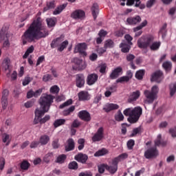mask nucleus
<instances>
[{
	"label": "nucleus",
	"instance_id": "32",
	"mask_svg": "<svg viewBox=\"0 0 176 176\" xmlns=\"http://www.w3.org/2000/svg\"><path fill=\"white\" fill-rule=\"evenodd\" d=\"M67 3H64L58 6L53 12V14H54L55 16H57V14H60V13H61V12H63V10H64V9L67 8Z\"/></svg>",
	"mask_w": 176,
	"mask_h": 176
},
{
	"label": "nucleus",
	"instance_id": "10",
	"mask_svg": "<svg viewBox=\"0 0 176 176\" xmlns=\"http://www.w3.org/2000/svg\"><path fill=\"white\" fill-rule=\"evenodd\" d=\"M104 138V127H100L97 132L91 138L94 142H100Z\"/></svg>",
	"mask_w": 176,
	"mask_h": 176
},
{
	"label": "nucleus",
	"instance_id": "60",
	"mask_svg": "<svg viewBox=\"0 0 176 176\" xmlns=\"http://www.w3.org/2000/svg\"><path fill=\"white\" fill-rule=\"evenodd\" d=\"M158 140L155 142V145H162V146H164L165 145H167V142H162L160 141V139L162 138V135H157Z\"/></svg>",
	"mask_w": 176,
	"mask_h": 176
},
{
	"label": "nucleus",
	"instance_id": "42",
	"mask_svg": "<svg viewBox=\"0 0 176 176\" xmlns=\"http://www.w3.org/2000/svg\"><path fill=\"white\" fill-rule=\"evenodd\" d=\"M162 67L166 72L171 71L173 63H171L170 61L167 60L162 64Z\"/></svg>",
	"mask_w": 176,
	"mask_h": 176
},
{
	"label": "nucleus",
	"instance_id": "24",
	"mask_svg": "<svg viewBox=\"0 0 176 176\" xmlns=\"http://www.w3.org/2000/svg\"><path fill=\"white\" fill-rule=\"evenodd\" d=\"M141 96V92L138 90L133 91L131 94L128 101L129 102H133L134 101H137L140 96Z\"/></svg>",
	"mask_w": 176,
	"mask_h": 176
},
{
	"label": "nucleus",
	"instance_id": "20",
	"mask_svg": "<svg viewBox=\"0 0 176 176\" xmlns=\"http://www.w3.org/2000/svg\"><path fill=\"white\" fill-rule=\"evenodd\" d=\"M79 101H89L90 100V94L86 91H81L78 94Z\"/></svg>",
	"mask_w": 176,
	"mask_h": 176
},
{
	"label": "nucleus",
	"instance_id": "58",
	"mask_svg": "<svg viewBox=\"0 0 176 176\" xmlns=\"http://www.w3.org/2000/svg\"><path fill=\"white\" fill-rule=\"evenodd\" d=\"M72 99H69L66 102H65L63 104H60L59 108L60 109H63V108H65V107H68V105H72Z\"/></svg>",
	"mask_w": 176,
	"mask_h": 176
},
{
	"label": "nucleus",
	"instance_id": "46",
	"mask_svg": "<svg viewBox=\"0 0 176 176\" xmlns=\"http://www.w3.org/2000/svg\"><path fill=\"white\" fill-rule=\"evenodd\" d=\"M30 166H31V164L27 160H23L21 163V170H28V168H30Z\"/></svg>",
	"mask_w": 176,
	"mask_h": 176
},
{
	"label": "nucleus",
	"instance_id": "31",
	"mask_svg": "<svg viewBox=\"0 0 176 176\" xmlns=\"http://www.w3.org/2000/svg\"><path fill=\"white\" fill-rule=\"evenodd\" d=\"M56 8V1L53 0L52 1L47 2L46 7L43 8L44 12H47L50 9H54Z\"/></svg>",
	"mask_w": 176,
	"mask_h": 176
},
{
	"label": "nucleus",
	"instance_id": "7",
	"mask_svg": "<svg viewBox=\"0 0 176 176\" xmlns=\"http://www.w3.org/2000/svg\"><path fill=\"white\" fill-rule=\"evenodd\" d=\"M10 34L3 31V29H1L0 32V43L3 42V47H10V43L9 42Z\"/></svg>",
	"mask_w": 176,
	"mask_h": 176
},
{
	"label": "nucleus",
	"instance_id": "41",
	"mask_svg": "<svg viewBox=\"0 0 176 176\" xmlns=\"http://www.w3.org/2000/svg\"><path fill=\"white\" fill-rule=\"evenodd\" d=\"M65 119H58L56 120L54 122V126L55 129H57V127H60V126H63V124H65Z\"/></svg>",
	"mask_w": 176,
	"mask_h": 176
},
{
	"label": "nucleus",
	"instance_id": "11",
	"mask_svg": "<svg viewBox=\"0 0 176 176\" xmlns=\"http://www.w3.org/2000/svg\"><path fill=\"white\" fill-rule=\"evenodd\" d=\"M86 16V13L82 10H76L71 14L72 19L80 20Z\"/></svg>",
	"mask_w": 176,
	"mask_h": 176
},
{
	"label": "nucleus",
	"instance_id": "5",
	"mask_svg": "<svg viewBox=\"0 0 176 176\" xmlns=\"http://www.w3.org/2000/svg\"><path fill=\"white\" fill-rule=\"evenodd\" d=\"M54 98L56 97L52 95L43 94L39 100V104L42 108L41 111H49L52 102L54 101Z\"/></svg>",
	"mask_w": 176,
	"mask_h": 176
},
{
	"label": "nucleus",
	"instance_id": "55",
	"mask_svg": "<svg viewBox=\"0 0 176 176\" xmlns=\"http://www.w3.org/2000/svg\"><path fill=\"white\" fill-rule=\"evenodd\" d=\"M127 148L129 151H131V149H133V148H134V145H135V142L134 141V140H129L127 143Z\"/></svg>",
	"mask_w": 176,
	"mask_h": 176
},
{
	"label": "nucleus",
	"instance_id": "63",
	"mask_svg": "<svg viewBox=\"0 0 176 176\" xmlns=\"http://www.w3.org/2000/svg\"><path fill=\"white\" fill-rule=\"evenodd\" d=\"M53 79V76L50 74H45L43 77V82H49V80H52Z\"/></svg>",
	"mask_w": 176,
	"mask_h": 176
},
{
	"label": "nucleus",
	"instance_id": "50",
	"mask_svg": "<svg viewBox=\"0 0 176 176\" xmlns=\"http://www.w3.org/2000/svg\"><path fill=\"white\" fill-rule=\"evenodd\" d=\"M141 0H126V6H133L135 3V6H138V2Z\"/></svg>",
	"mask_w": 176,
	"mask_h": 176
},
{
	"label": "nucleus",
	"instance_id": "15",
	"mask_svg": "<svg viewBox=\"0 0 176 176\" xmlns=\"http://www.w3.org/2000/svg\"><path fill=\"white\" fill-rule=\"evenodd\" d=\"M146 24H148V21L145 20L139 26L133 28V31L135 32V36L138 37L142 35V32L141 30H142L144 27H146Z\"/></svg>",
	"mask_w": 176,
	"mask_h": 176
},
{
	"label": "nucleus",
	"instance_id": "62",
	"mask_svg": "<svg viewBox=\"0 0 176 176\" xmlns=\"http://www.w3.org/2000/svg\"><path fill=\"white\" fill-rule=\"evenodd\" d=\"M39 141H33L30 143V148H31V149H34L35 148H38V146L39 145Z\"/></svg>",
	"mask_w": 176,
	"mask_h": 176
},
{
	"label": "nucleus",
	"instance_id": "13",
	"mask_svg": "<svg viewBox=\"0 0 176 176\" xmlns=\"http://www.w3.org/2000/svg\"><path fill=\"white\" fill-rule=\"evenodd\" d=\"M9 96V90L4 89L2 92L1 97V105L3 109H6L8 107V97Z\"/></svg>",
	"mask_w": 176,
	"mask_h": 176
},
{
	"label": "nucleus",
	"instance_id": "40",
	"mask_svg": "<svg viewBox=\"0 0 176 176\" xmlns=\"http://www.w3.org/2000/svg\"><path fill=\"white\" fill-rule=\"evenodd\" d=\"M115 119L116 122H123L124 120V116L120 110H118L117 113L115 115Z\"/></svg>",
	"mask_w": 176,
	"mask_h": 176
},
{
	"label": "nucleus",
	"instance_id": "19",
	"mask_svg": "<svg viewBox=\"0 0 176 176\" xmlns=\"http://www.w3.org/2000/svg\"><path fill=\"white\" fill-rule=\"evenodd\" d=\"M74 159L79 163L85 164L87 162V159H89V157L86 154L80 153L78 155H75Z\"/></svg>",
	"mask_w": 176,
	"mask_h": 176
},
{
	"label": "nucleus",
	"instance_id": "64",
	"mask_svg": "<svg viewBox=\"0 0 176 176\" xmlns=\"http://www.w3.org/2000/svg\"><path fill=\"white\" fill-rule=\"evenodd\" d=\"M52 147L54 148V149H58V148L60 147V144H58V139H55L52 142Z\"/></svg>",
	"mask_w": 176,
	"mask_h": 176
},
{
	"label": "nucleus",
	"instance_id": "22",
	"mask_svg": "<svg viewBox=\"0 0 176 176\" xmlns=\"http://www.w3.org/2000/svg\"><path fill=\"white\" fill-rule=\"evenodd\" d=\"M116 109H119V105L113 103H107L103 107V111L108 112H111V111H115Z\"/></svg>",
	"mask_w": 176,
	"mask_h": 176
},
{
	"label": "nucleus",
	"instance_id": "43",
	"mask_svg": "<svg viewBox=\"0 0 176 176\" xmlns=\"http://www.w3.org/2000/svg\"><path fill=\"white\" fill-rule=\"evenodd\" d=\"M34 50H35L34 45H31L25 52L24 55L23 56V58H27V57H28L31 53H34Z\"/></svg>",
	"mask_w": 176,
	"mask_h": 176
},
{
	"label": "nucleus",
	"instance_id": "1",
	"mask_svg": "<svg viewBox=\"0 0 176 176\" xmlns=\"http://www.w3.org/2000/svg\"><path fill=\"white\" fill-rule=\"evenodd\" d=\"M49 35V32L46 30V27L42 25L41 17H38L34 20L28 30L22 36L23 45H27V42H34L36 39H42L46 38Z\"/></svg>",
	"mask_w": 176,
	"mask_h": 176
},
{
	"label": "nucleus",
	"instance_id": "21",
	"mask_svg": "<svg viewBox=\"0 0 176 176\" xmlns=\"http://www.w3.org/2000/svg\"><path fill=\"white\" fill-rule=\"evenodd\" d=\"M126 23L130 24L131 25H135V24H138V23H141V16L137 15L135 16H131L127 18Z\"/></svg>",
	"mask_w": 176,
	"mask_h": 176
},
{
	"label": "nucleus",
	"instance_id": "51",
	"mask_svg": "<svg viewBox=\"0 0 176 176\" xmlns=\"http://www.w3.org/2000/svg\"><path fill=\"white\" fill-rule=\"evenodd\" d=\"M65 159H67V155L62 154L57 157L56 162L62 164L65 162Z\"/></svg>",
	"mask_w": 176,
	"mask_h": 176
},
{
	"label": "nucleus",
	"instance_id": "9",
	"mask_svg": "<svg viewBox=\"0 0 176 176\" xmlns=\"http://www.w3.org/2000/svg\"><path fill=\"white\" fill-rule=\"evenodd\" d=\"M74 61L75 65L73 66V69H75V71H82L86 68V63L83 60L74 58Z\"/></svg>",
	"mask_w": 176,
	"mask_h": 176
},
{
	"label": "nucleus",
	"instance_id": "56",
	"mask_svg": "<svg viewBox=\"0 0 176 176\" xmlns=\"http://www.w3.org/2000/svg\"><path fill=\"white\" fill-rule=\"evenodd\" d=\"M129 78H127L126 76H122L116 80V83H123V82H129Z\"/></svg>",
	"mask_w": 176,
	"mask_h": 176
},
{
	"label": "nucleus",
	"instance_id": "28",
	"mask_svg": "<svg viewBox=\"0 0 176 176\" xmlns=\"http://www.w3.org/2000/svg\"><path fill=\"white\" fill-rule=\"evenodd\" d=\"M92 12V16L94 19L96 20L97 19V16H98V4L97 3H94L91 8Z\"/></svg>",
	"mask_w": 176,
	"mask_h": 176
},
{
	"label": "nucleus",
	"instance_id": "53",
	"mask_svg": "<svg viewBox=\"0 0 176 176\" xmlns=\"http://www.w3.org/2000/svg\"><path fill=\"white\" fill-rule=\"evenodd\" d=\"M137 134H141V126L133 129L131 137H135Z\"/></svg>",
	"mask_w": 176,
	"mask_h": 176
},
{
	"label": "nucleus",
	"instance_id": "25",
	"mask_svg": "<svg viewBox=\"0 0 176 176\" xmlns=\"http://www.w3.org/2000/svg\"><path fill=\"white\" fill-rule=\"evenodd\" d=\"M163 79H164V76L163 75V72H162L160 70H157L155 72V82H156L157 83H160V82H162V80H163Z\"/></svg>",
	"mask_w": 176,
	"mask_h": 176
},
{
	"label": "nucleus",
	"instance_id": "35",
	"mask_svg": "<svg viewBox=\"0 0 176 176\" xmlns=\"http://www.w3.org/2000/svg\"><path fill=\"white\" fill-rule=\"evenodd\" d=\"M144 75H145V70L140 69L136 72L135 78L138 80H142V79H144Z\"/></svg>",
	"mask_w": 176,
	"mask_h": 176
},
{
	"label": "nucleus",
	"instance_id": "39",
	"mask_svg": "<svg viewBox=\"0 0 176 176\" xmlns=\"http://www.w3.org/2000/svg\"><path fill=\"white\" fill-rule=\"evenodd\" d=\"M46 22L49 28H52V27H54L56 25L57 20L53 18H48L46 19Z\"/></svg>",
	"mask_w": 176,
	"mask_h": 176
},
{
	"label": "nucleus",
	"instance_id": "2",
	"mask_svg": "<svg viewBox=\"0 0 176 176\" xmlns=\"http://www.w3.org/2000/svg\"><path fill=\"white\" fill-rule=\"evenodd\" d=\"M123 113L125 116H129L127 120L129 123H137L141 115H142V108L140 107H137L134 109L128 108L124 110Z\"/></svg>",
	"mask_w": 176,
	"mask_h": 176
},
{
	"label": "nucleus",
	"instance_id": "47",
	"mask_svg": "<svg viewBox=\"0 0 176 176\" xmlns=\"http://www.w3.org/2000/svg\"><path fill=\"white\" fill-rule=\"evenodd\" d=\"M10 67V60H9L8 58H5L3 60V68L5 69V71H8Z\"/></svg>",
	"mask_w": 176,
	"mask_h": 176
},
{
	"label": "nucleus",
	"instance_id": "33",
	"mask_svg": "<svg viewBox=\"0 0 176 176\" xmlns=\"http://www.w3.org/2000/svg\"><path fill=\"white\" fill-rule=\"evenodd\" d=\"M160 35H162V39H164L167 35V23H164L160 30Z\"/></svg>",
	"mask_w": 176,
	"mask_h": 176
},
{
	"label": "nucleus",
	"instance_id": "44",
	"mask_svg": "<svg viewBox=\"0 0 176 176\" xmlns=\"http://www.w3.org/2000/svg\"><path fill=\"white\" fill-rule=\"evenodd\" d=\"M68 41L65 40V41L60 43L59 45V47H58V52H63L64 49H66L67 47L68 46Z\"/></svg>",
	"mask_w": 176,
	"mask_h": 176
},
{
	"label": "nucleus",
	"instance_id": "3",
	"mask_svg": "<svg viewBox=\"0 0 176 176\" xmlns=\"http://www.w3.org/2000/svg\"><path fill=\"white\" fill-rule=\"evenodd\" d=\"M155 38L153 36H148L146 37L142 36L138 40V46L140 49H148L155 50Z\"/></svg>",
	"mask_w": 176,
	"mask_h": 176
},
{
	"label": "nucleus",
	"instance_id": "18",
	"mask_svg": "<svg viewBox=\"0 0 176 176\" xmlns=\"http://www.w3.org/2000/svg\"><path fill=\"white\" fill-rule=\"evenodd\" d=\"M111 164L112 166L107 165V170L111 174H115V173L118 171V164H119V163L113 159L111 161Z\"/></svg>",
	"mask_w": 176,
	"mask_h": 176
},
{
	"label": "nucleus",
	"instance_id": "34",
	"mask_svg": "<svg viewBox=\"0 0 176 176\" xmlns=\"http://www.w3.org/2000/svg\"><path fill=\"white\" fill-rule=\"evenodd\" d=\"M128 157L129 154H127V153H124L118 155V157L113 158V160H116L117 163H120V162H122V160H124V159H127Z\"/></svg>",
	"mask_w": 176,
	"mask_h": 176
},
{
	"label": "nucleus",
	"instance_id": "16",
	"mask_svg": "<svg viewBox=\"0 0 176 176\" xmlns=\"http://www.w3.org/2000/svg\"><path fill=\"white\" fill-rule=\"evenodd\" d=\"M85 76L83 74H77L76 78V85L77 87L81 89L85 87Z\"/></svg>",
	"mask_w": 176,
	"mask_h": 176
},
{
	"label": "nucleus",
	"instance_id": "26",
	"mask_svg": "<svg viewBox=\"0 0 176 176\" xmlns=\"http://www.w3.org/2000/svg\"><path fill=\"white\" fill-rule=\"evenodd\" d=\"M155 156V147L150 148L144 152L146 159H152Z\"/></svg>",
	"mask_w": 176,
	"mask_h": 176
},
{
	"label": "nucleus",
	"instance_id": "14",
	"mask_svg": "<svg viewBox=\"0 0 176 176\" xmlns=\"http://www.w3.org/2000/svg\"><path fill=\"white\" fill-rule=\"evenodd\" d=\"M122 74H123V69H122L121 67H118L112 71L111 74L109 75V78L110 79H118Z\"/></svg>",
	"mask_w": 176,
	"mask_h": 176
},
{
	"label": "nucleus",
	"instance_id": "38",
	"mask_svg": "<svg viewBox=\"0 0 176 176\" xmlns=\"http://www.w3.org/2000/svg\"><path fill=\"white\" fill-rule=\"evenodd\" d=\"M120 47H121V52H122V53H129L131 47L124 43H122L120 45Z\"/></svg>",
	"mask_w": 176,
	"mask_h": 176
},
{
	"label": "nucleus",
	"instance_id": "45",
	"mask_svg": "<svg viewBox=\"0 0 176 176\" xmlns=\"http://www.w3.org/2000/svg\"><path fill=\"white\" fill-rule=\"evenodd\" d=\"M170 89V97H173L174 94L176 93V82L171 83L169 85Z\"/></svg>",
	"mask_w": 176,
	"mask_h": 176
},
{
	"label": "nucleus",
	"instance_id": "4",
	"mask_svg": "<svg viewBox=\"0 0 176 176\" xmlns=\"http://www.w3.org/2000/svg\"><path fill=\"white\" fill-rule=\"evenodd\" d=\"M47 112H49V110H42L39 108L36 109L34 111V119L33 121L34 124H38L40 123V124H43L44 123H46V122H49L50 120V116L46 115L43 118H42V116H45V113Z\"/></svg>",
	"mask_w": 176,
	"mask_h": 176
},
{
	"label": "nucleus",
	"instance_id": "29",
	"mask_svg": "<svg viewBox=\"0 0 176 176\" xmlns=\"http://www.w3.org/2000/svg\"><path fill=\"white\" fill-rule=\"evenodd\" d=\"M109 151L108 149L103 148L102 149L98 150L94 153L95 157H99V156H105V155H108Z\"/></svg>",
	"mask_w": 176,
	"mask_h": 176
},
{
	"label": "nucleus",
	"instance_id": "27",
	"mask_svg": "<svg viewBox=\"0 0 176 176\" xmlns=\"http://www.w3.org/2000/svg\"><path fill=\"white\" fill-rule=\"evenodd\" d=\"M61 42H63V41H61V37L54 38L50 44L51 48L56 49V47H58V46L61 45Z\"/></svg>",
	"mask_w": 176,
	"mask_h": 176
},
{
	"label": "nucleus",
	"instance_id": "52",
	"mask_svg": "<svg viewBox=\"0 0 176 176\" xmlns=\"http://www.w3.org/2000/svg\"><path fill=\"white\" fill-rule=\"evenodd\" d=\"M75 111V106H72L69 109L65 110L63 111V115L65 116H68V115H71V113Z\"/></svg>",
	"mask_w": 176,
	"mask_h": 176
},
{
	"label": "nucleus",
	"instance_id": "36",
	"mask_svg": "<svg viewBox=\"0 0 176 176\" xmlns=\"http://www.w3.org/2000/svg\"><path fill=\"white\" fill-rule=\"evenodd\" d=\"M2 141L4 144H6V146H8V145L10 144V141L9 140V139L10 138V135H9V134L4 133L2 135Z\"/></svg>",
	"mask_w": 176,
	"mask_h": 176
},
{
	"label": "nucleus",
	"instance_id": "49",
	"mask_svg": "<svg viewBox=\"0 0 176 176\" xmlns=\"http://www.w3.org/2000/svg\"><path fill=\"white\" fill-rule=\"evenodd\" d=\"M78 162L75 161L70 162L68 165V168H69V170H78Z\"/></svg>",
	"mask_w": 176,
	"mask_h": 176
},
{
	"label": "nucleus",
	"instance_id": "61",
	"mask_svg": "<svg viewBox=\"0 0 176 176\" xmlns=\"http://www.w3.org/2000/svg\"><path fill=\"white\" fill-rule=\"evenodd\" d=\"M31 80H32L31 77H25L22 82L23 86H27V85H30Z\"/></svg>",
	"mask_w": 176,
	"mask_h": 176
},
{
	"label": "nucleus",
	"instance_id": "57",
	"mask_svg": "<svg viewBox=\"0 0 176 176\" xmlns=\"http://www.w3.org/2000/svg\"><path fill=\"white\" fill-rule=\"evenodd\" d=\"M52 157H53V153H49L44 156L43 160L45 163H49V162L52 160Z\"/></svg>",
	"mask_w": 176,
	"mask_h": 176
},
{
	"label": "nucleus",
	"instance_id": "37",
	"mask_svg": "<svg viewBox=\"0 0 176 176\" xmlns=\"http://www.w3.org/2000/svg\"><path fill=\"white\" fill-rule=\"evenodd\" d=\"M115 46V43L111 39H108L104 42V49H112Z\"/></svg>",
	"mask_w": 176,
	"mask_h": 176
},
{
	"label": "nucleus",
	"instance_id": "30",
	"mask_svg": "<svg viewBox=\"0 0 176 176\" xmlns=\"http://www.w3.org/2000/svg\"><path fill=\"white\" fill-rule=\"evenodd\" d=\"M49 141H50V137L47 135H43L40 137L38 142L41 145H47Z\"/></svg>",
	"mask_w": 176,
	"mask_h": 176
},
{
	"label": "nucleus",
	"instance_id": "17",
	"mask_svg": "<svg viewBox=\"0 0 176 176\" xmlns=\"http://www.w3.org/2000/svg\"><path fill=\"white\" fill-rule=\"evenodd\" d=\"M98 80V75L96 74H91L87 78V83L89 86H91Z\"/></svg>",
	"mask_w": 176,
	"mask_h": 176
},
{
	"label": "nucleus",
	"instance_id": "8",
	"mask_svg": "<svg viewBox=\"0 0 176 176\" xmlns=\"http://www.w3.org/2000/svg\"><path fill=\"white\" fill-rule=\"evenodd\" d=\"M144 94L146 98V102L147 104H152L155 101V86H153L151 91L145 90Z\"/></svg>",
	"mask_w": 176,
	"mask_h": 176
},
{
	"label": "nucleus",
	"instance_id": "23",
	"mask_svg": "<svg viewBox=\"0 0 176 176\" xmlns=\"http://www.w3.org/2000/svg\"><path fill=\"white\" fill-rule=\"evenodd\" d=\"M67 145L65 146L66 152H70L75 149V141L72 138H69L67 141Z\"/></svg>",
	"mask_w": 176,
	"mask_h": 176
},
{
	"label": "nucleus",
	"instance_id": "12",
	"mask_svg": "<svg viewBox=\"0 0 176 176\" xmlns=\"http://www.w3.org/2000/svg\"><path fill=\"white\" fill-rule=\"evenodd\" d=\"M78 116L84 122H90V120H91V116L90 115V113L86 110H82L78 112Z\"/></svg>",
	"mask_w": 176,
	"mask_h": 176
},
{
	"label": "nucleus",
	"instance_id": "48",
	"mask_svg": "<svg viewBox=\"0 0 176 176\" xmlns=\"http://www.w3.org/2000/svg\"><path fill=\"white\" fill-rule=\"evenodd\" d=\"M107 164H102L98 166V173L100 174H104V173L105 172V170H107Z\"/></svg>",
	"mask_w": 176,
	"mask_h": 176
},
{
	"label": "nucleus",
	"instance_id": "6",
	"mask_svg": "<svg viewBox=\"0 0 176 176\" xmlns=\"http://www.w3.org/2000/svg\"><path fill=\"white\" fill-rule=\"evenodd\" d=\"M86 50H87V44L86 43H80L75 46L74 53H79L83 57H86L87 56Z\"/></svg>",
	"mask_w": 176,
	"mask_h": 176
},
{
	"label": "nucleus",
	"instance_id": "54",
	"mask_svg": "<svg viewBox=\"0 0 176 176\" xmlns=\"http://www.w3.org/2000/svg\"><path fill=\"white\" fill-rule=\"evenodd\" d=\"M50 91L53 94H58V93L60 91V88L57 85H54L50 88Z\"/></svg>",
	"mask_w": 176,
	"mask_h": 176
},
{
	"label": "nucleus",
	"instance_id": "59",
	"mask_svg": "<svg viewBox=\"0 0 176 176\" xmlns=\"http://www.w3.org/2000/svg\"><path fill=\"white\" fill-rule=\"evenodd\" d=\"M82 124L79 120H74L71 125V127H73L74 129H78Z\"/></svg>",
	"mask_w": 176,
	"mask_h": 176
}]
</instances>
